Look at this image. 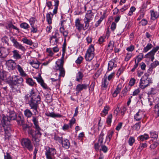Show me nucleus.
<instances>
[{
  "mask_svg": "<svg viewBox=\"0 0 159 159\" xmlns=\"http://www.w3.org/2000/svg\"><path fill=\"white\" fill-rule=\"evenodd\" d=\"M10 81L8 82L12 91L15 93H20L19 85H23V79L18 75H13L10 77Z\"/></svg>",
  "mask_w": 159,
  "mask_h": 159,
  "instance_id": "1",
  "label": "nucleus"
},
{
  "mask_svg": "<svg viewBox=\"0 0 159 159\" xmlns=\"http://www.w3.org/2000/svg\"><path fill=\"white\" fill-rule=\"evenodd\" d=\"M148 74L146 73L140 79L139 86L141 89H144L152 83V80L150 78L148 77Z\"/></svg>",
  "mask_w": 159,
  "mask_h": 159,
  "instance_id": "2",
  "label": "nucleus"
},
{
  "mask_svg": "<svg viewBox=\"0 0 159 159\" xmlns=\"http://www.w3.org/2000/svg\"><path fill=\"white\" fill-rule=\"evenodd\" d=\"M40 102V98H31L29 102V105L30 109H32L33 111L36 115V112H38V108L39 107V104Z\"/></svg>",
  "mask_w": 159,
  "mask_h": 159,
  "instance_id": "3",
  "label": "nucleus"
},
{
  "mask_svg": "<svg viewBox=\"0 0 159 159\" xmlns=\"http://www.w3.org/2000/svg\"><path fill=\"white\" fill-rule=\"evenodd\" d=\"M28 134L31 136L32 140L36 144H39L40 141V138L42 134L40 131H35L33 129H29L28 131Z\"/></svg>",
  "mask_w": 159,
  "mask_h": 159,
  "instance_id": "4",
  "label": "nucleus"
},
{
  "mask_svg": "<svg viewBox=\"0 0 159 159\" xmlns=\"http://www.w3.org/2000/svg\"><path fill=\"white\" fill-rule=\"evenodd\" d=\"M94 51L93 45H90L87 50L85 55L86 61H90L93 58L95 55Z\"/></svg>",
  "mask_w": 159,
  "mask_h": 159,
  "instance_id": "5",
  "label": "nucleus"
},
{
  "mask_svg": "<svg viewBox=\"0 0 159 159\" xmlns=\"http://www.w3.org/2000/svg\"><path fill=\"white\" fill-rule=\"evenodd\" d=\"M45 155L47 159H54V156L56 154V151L54 148L47 147L45 148Z\"/></svg>",
  "mask_w": 159,
  "mask_h": 159,
  "instance_id": "6",
  "label": "nucleus"
},
{
  "mask_svg": "<svg viewBox=\"0 0 159 159\" xmlns=\"http://www.w3.org/2000/svg\"><path fill=\"white\" fill-rule=\"evenodd\" d=\"M21 144L24 148H27L30 151L33 149V146L30 140L28 138L23 139H22Z\"/></svg>",
  "mask_w": 159,
  "mask_h": 159,
  "instance_id": "7",
  "label": "nucleus"
},
{
  "mask_svg": "<svg viewBox=\"0 0 159 159\" xmlns=\"http://www.w3.org/2000/svg\"><path fill=\"white\" fill-rule=\"evenodd\" d=\"M9 119L8 118L6 117L3 114L2 115V119L1 120V122L2 124V126L4 128V131L5 133L7 132L10 130V128L9 125L7 127V124H8V122H9Z\"/></svg>",
  "mask_w": 159,
  "mask_h": 159,
  "instance_id": "8",
  "label": "nucleus"
},
{
  "mask_svg": "<svg viewBox=\"0 0 159 159\" xmlns=\"http://www.w3.org/2000/svg\"><path fill=\"white\" fill-rule=\"evenodd\" d=\"M159 49V46H157L153 48L152 50L145 55L146 58H149L152 61L154 60V55L156 52Z\"/></svg>",
  "mask_w": 159,
  "mask_h": 159,
  "instance_id": "9",
  "label": "nucleus"
},
{
  "mask_svg": "<svg viewBox=\"0 0 159 159\" xmlns=\"http://www.w3.org/2000/svg\"><path fill=\"white\" fill-rule=\"evenodd\" d=\"M55 69L56 70H59L60 71V74L58 77L60 78L61 76L64 77L65 75V70L63 67L64 64H56Z\"/></svg>",
  "mask_w": 159,
  "mask_h": 159,
  "instance_id": "10",
  "label": "nucleus"
},
{
  "mask_svg": "<svg viewBox=\"0 0 159 159\" xmlns=\"http://www.w3.org/2000/svg\"><path fill=\"white\" fill-rule=\"evenodd\" d=\"M15 61L10 60L6 61V65L8 70H13L15 69L17 66Z\"/></svg>",
  "mask_w": 159,
  "mask_h": 159,
  "instance_id": "11",
  "label": "nucleus"
},
{
  "mask_svg": "<svg viewBox=\"0 0 159 159\" xmlns=\"http://www.w3.org/2000/svg\"><path fill=\"white\" fill-rule=\"evenodd\" d=\"M13 107H11L10 109H8V110L7 116L9 120H15L17 117V115L15 112L13 110Z\"/></svg>",
  "mask_w": 159,
  "mask_h": 159,
  "instance_id": "12",
  "label": "nucleus"
},
{
  "mask_svg": "<svg viewBox=\"0 0 159 159\" xmlns=\"http://www.w3.org/2000/svg\"><path fill=\"white\" fill-rule=\"evenodd\" d=\"M75 26L76 29L79 31H80L82 30H85L84 25L81 23V20L79 18H77L75 20Z\"/></svg>",
  "mask_w": 159,
  "mask_h": 159,
  "instance_id": "13",
  "label": "nucleus"
},
{
  "mask_svg": "<svg viewBox=\"0 0 159 159\" xmlns=\"http://www.w3.org/2000/svg\"><path fill=\"white\" fill-rule=\"evenodd\" d=\"M89 86V84H79L77 85L75 90L78 93L83 89H86Z\"/></svg>",
  "mask_w": 159,
  "mask_h": 159,
  "instance_id": "14",
  "label": "nucleus"
},
{
  "mask_svg": "<svg viewBox=\"0 0 159 159\" xmlns=\"http://www.w3.org/2000/svg\"><path fill=\"white\" fill-rule=\"evenodd\" d=\"M117 66L116 62L114 59L112 60L109 62L108 64V70L109 71L111 70Z\"/></svg>",
  "mask_w": 159,
  "mask_h": 159,
  "instance_id": "15",
  "label": "nucleus"
},
{
  "mask_svg": "<svg viewBox=\"0 0 159 159\" xmlns=\"http://www.w3.org/2000/svg\"><path fill=\"white\" fill-rule=\"evenodd\" d=\"M32 120L34 126V128L36 129L35 131H41V129L39 126V121L37 117L35 116H33Z\"/></svg>",
  "mask_w": 159,
  "mask_h": 159,
  "instance_id": "16",
  "label": "nucleus"
},
{
  "mask_svg": "<svg viewBox=\"0 0 159 159\" xmlns=\"http://www.w3.org/2000/svg\"><path fill=\"white\" fill-rule=\"evenodd\" d=\"M9 53V50L4 48H2L0 49V56L1 58L6 57Z\"/></svg>",
  "mask_w": 159,
  "mask_h": 159,
  "instance_id": "17",
  "label": "nucleus"
},
{
  "mask_svg": "<svg viewBox=\"0 0 159 159\" xmlns=\"http://www.w3.org/2000/svg\"><path fill=\"white\" fill-rule=\"evenodd\" d=\"M63 21H61V26L60 28V32L61 33H62L63 35L65 38V40H66V38L68 36V30H65L64 26L63 25Z\"/></svg>",
  "mask_w": 159,
  "mask_h": 159,
  "instance_id": "18",
  "label": "nucleus"
},
{
  "mask_svg": "<svg viewBox=\"0 0 159 159\" xmlns=\"http://www.w3.org/2000/svg\"><path fill=\"white\" fill-rule=\"evenodd\" d=\"M30 94L31 98H40L38 92L34 89H32L30 90Z\"/></svg>",
  "mask_w": 159,
  "mask_h": 159,
  "instance_id": "19",
  "label": "nucleus"
},
{
  "mask_svg": "<svg viewBox=\"0 0 159 159\" xmlns=\"http://www.w3.org/2000/svg\"><path fill=\"white\" fill-rule=\"evenodd\" d=\"M123 86L121 83H120L117 86L116 88L113 93L112 95L114 97H116L117 95L120 93Z\"/></svg>",
  "mask_w": 159,
  "mask_h": 159,
  "instance_id": "20",
  "label": "nucleus"
},
{
  "mask_svg": "<svg viewBox=\"0 0 159 159\" xmlns=\"http://www.w3.org/2000/svg\"><path fill=\"white\" fill-rule=\"evenodd\" d=\"M16 68L17 69V70L20 73V75L22 77H25L27 76V74L24 70L23 67L20 65L17 64Z\"/></svg>",
  "mask_w": 159,
  "mask_h": 159,
  "instance_id": "21",
  "label": "nucleus"
},
{
  "mask_svg": "<svg viewBox=\"0 0 159 159\" xmlns=\"http://www.w3.org/2000/svg\"><path fill=\"white\" fill-rule=\"evenodd\" d=\"M143 116V112L139 110L134 116V119L137 121H140L142 118Z\"/></svg>",
  "mask_w": 159,
  "mask_h": 159,
  "instance_id": "22",
  "label": "nucleus"
},
{
  "mask_svg": "<svg viewBox=\"0 0 159 159\" xmlns=\"http://www.w3.org/2000/svg\"><path fill=\"white\" fill-rule=\"evenodd\" d=\"M107 77H104L102 80V85L101 89L102 90H106L109 84V82L107 81Z\"/></svg>",
  "mask_w": 159,
  "mask_h": 159,
  "instance_id": "23",
  "label": "nucleus"
},
{
  "mask_svg": "<svg viewBox=\"0 0 159 159\" xmlns=\"http://www.w3.org/2000/svg\"><path fill=\"white\" fill-rule=\"evenodd\" d=\"M45 114L47 116L54 118L56 117L60 118L62 117V115L59 114H55L53 112H46Z\"/></svg>",
  "mask_w": 159,
  "mask_h": 159,
  "instance_id": "24",
  "label": "nucleus"
},
{
  "mask_svg": "<svg viewBox=\"0 0 159 159\" xmlns=\"http://www.w3.org/2000/svg\"><path fill=\"white\" fill-rule=\"evenodd\" d=\"M62 146L66 149H68L70 146V143L69 141L67 139H64L61 142Z\"/></svg>",
  "mask_w": 159,
  "mask_h": 159,
  "instance_id": "25",
  "label": "nucleus"
},
{
  "mask_svg": "<svg viewBox=\"0 0 159 159\" xmlns=\"http://www.w3.org/2000/svg\"><path fill=\"white\" fill-rule=\"evenodd\" d=\"M83 73L81 71H79L77 74L75 80L76 81L81 82L83 80V78L84 77Z\"/></svg>",
  "mask_w": 159,
  "mask_h": 159,
  "instance_id": "26",
  "label": "nucleus"
},
{
  "mask_svg": "<svg viewBox=\"0 0 159 159\" xmlns=\"http://www.w3.org/2000/svg\"><path fill=\"white\" fill-rule=\"evenodd\" d=\"M13 57L16 59H19L21 58V56L19 53V51L15 50L12 51Z\"/></svg>",
  "mask_w": 159,
  "mask_h": 159,
  "instance_id": "27",
  "label": "nucleus"
},
{
  "mask_svg": "<svg viewBox=\"0 0 159 159\" xmlns=\"http://www.w3.org/2000/svg\"><path fill=\"white\" fill-rule=\"evenodd\" d=\"M50 46L56 44L58 42L59 38L51 36L50 38Z\"/></svg>",
  "mask_w": 159,
  "mask_h": 159,
  "instance_id": "28",
  "label": "nucleus"
},
{
  "mask_svg": "<svg viewBox=\"0 0 159 159\" xmlns=\"http://www.w3.org/2000/svg\"><path fill=\"white\" fill-rule=\"evenodd\" d=\"M151 18L153 20H155L159 17V12H155L154 11H151Z\"/></svg>",
  "mask_w": 159,
  "mask_h": 159,
  "instance_id": "29",
  "label": "nucleus"
},
{
  "mask_svg": "<svg viewBox=\"0 0 159 159\" xmlns=\"http://www.w3.org/2000/svg\"><path fill=\"white\" fill-rule=\"evenodd\" d=\"M93 16V13L91 10L87 11L86 13L85 18L89 20H92Z\"/></svg>",
  "mask_w": 159,
  "mask_h": 159,
  "instance_id": "30",
  "label": "nucleus"
},
{
  "mask_svg": "<svg viewBox=\"0 0 159 159\" xmlns=\"http://www.w3.org/2000/svg\"><path fill=\"white\" fill-rule=\"evenodd\" d=\"M149 138V135L147 134H145L143 135L139 136L138 137V139L140 142H143L144 140H147Z\"/></svg>",
  "mask_w": 159,
  "mask_h": 159,
  "instance_id": "31",
  "label": "nucleus"
},
{
  "mask_svg": "<svg viewBox=\"0 0 159 159\" xmlns=\"http://www.w3.org/2000/svg\"><path fill=\"white\" fill-rule=\"evenodd\" d=\"M53 14L51 12L47 13L46 15V20L49 24H51L52 23V19L53 17Z\"/></svg>",
  "mask_w": 159,
  "mask_h": 159,
  "instance_id": "32",
  "label": "nucleus"
},
{
  "mask_svg": "<svg viewBox=\"0 0 159 159\" xmlns=\"http://www.w3.org/2000/svg\"><path fill=\"white\" fill-rule=\"evenodd\" d=\"M30 64L34 68L38 69L39 68L40 63L38 61H33L30 62Z\"/></svg>",
  "mask_w": 159,
  "mask_h": 159,
  "instance_id": "33",
  "label": "nucleus"
},
{
  "mask_svg": "<svg viewBox=\"0 0 159 159\" xmlns=\"http://www.w3.org/2000/svg\"><path fill=\"white\" fill-rule=\"evenodd\" d=\"M17 122L18 125L21 126L23 125L25 123L24 118L23 116H19L17 118Z\"/></svg>",
  "mask_w": 159,
  "mask_h": 159,
  "instance_id": "34",
  "label": "nucleus"
},
{
  "mask_svg": "<svg viewBox=\"0 0 159 159\" xmlns=\"http://www.w3.org/2000/svg\"><path fill=\"white\" fill-rule=\"evenodd\" d=\"M130 87L129 85H126L121 92L122 94L124 96L126 95L127 92L130 90Z\"/></svg>",
  "mask_w": 159,
  "mask_h": 159,
  "instance_id": "35",
  "label": "nucleus"
},
{
  "mask_svg": "<svg viewBox=\"0 0 159 159\" xmlns=\"http://www.w3.org/2000/svg\"><path fill=\"white\" fill-rule=\"evenodd\" d=\"M24 114L25 116L27 118L31 117L33 115L32 112L30 110L28 109L24 111Z\"/></svg>",
  "mask_w": 159,
  "mask_h": 159,
  "instance_id": "36",
  "label": "nucleus"
},
{
  "mask_svg": "<svg viewBox=\"0 0 159 159\" xmlns=\"http://www.w3.org/2000/svg\"><path fill=\"white\" fill-rule=\"evenodd\" d=\"M114 134L113 131L112 130H110L108 132L107 134L106 138V140L107 141L110 142L111 139L112 137L113 134Z\"/></svg>",
  "mask_w": 159,
  "mask_h": 159,
  "instance_id": "37",
  "label": "nucleus"
},
{
  "mask_svg": "<svg viewBox=\"0 0 159 159\" xmlns=\"http://www.w3.org/2000/svg\"><path fill=\"white\" fill-rule=\"evenodd\" d=\"M65 51H62V57L60 59H58L56 61V64H64V59L65 56Z\"/></svg>",
  "mask_w": 159,
  "mask_h": 159,
  "instance_id": "38",
  "label": "nucleus"
},
{
  "mask_svg": "<svg viewBox=\"0 0 159 159\" xmlns=\"http://www.w3.org/2000/svg\"><path fill=\"white\" fill-rule=\"evenodd\" d=\"M157 92V90L156 88H151L150 90L148 92V94L149 95H153L156 94Z\"/></svg>",
  "mask_w": 159,
  "mask_h": 159,
  "instance_id": "39",
  "label": "nucleus"
},
{
  "mask_svg": "<svg viewBox=\"0 0 159 159\" xmlns=\"http://www.w3.org/2000/svg\"><path fill=\"white\" fill-rule=\"evenodd\" d=\"M109 107L108 106H106L104 107L103 110L101 114L102 116H105L108 114V111L109 110Z\"/></svg>",
  "mask_w": 159,
  "mask_h": 159,
  "instance_id": "40",
  "label": "nucleus"
},
{
  "mask_svg": "<svg viewBox=\"0 0 159 159\" xmlns=\"http://www.w3.org/2000/svg\"><path fill=\"white\" fill-rule=\"evenodd\" d=\"M159 65V62L158 61H155L151 64V67H150L149 70L152 71L153 68H155L157 66Z\"/></svg>",
  "mask_w": 159,
  "mask_h": 159,
  "instance_id": "41",
  "label": "nucleus"
},
{
  "mask_svg": "<svg viewBox=\"0 0 159 159\" xmlns=\"http://www.w3.org/2000/svg\"><path fill=\"white\" fill-rule=\"evenodd\" d=\"M22 41L24 43L29 45H31L33 43L31 40L28 39L26 38H23L22 39Z\"/></svg>",
  "mask_w": 159,
  "mask_h": 159,
  "instance_id": "42",
  "label": "nucleus"
},
{
  "mask_svg": "<svg viewBox=\"0 0 159 159\" xmlns=\"http://www.w3.org/2000/svg\"><path fill=\"white\" fill-rule=\"evenodd\" d=\"M14 46L17 48L20 49L22 51H25L26 50L25 48L19 42H18Z\"/></svg>",
  "mask_w": 159,
  "mask_h": 159,
  "instance_id": "43",
  "label": "nucleus"
},
{
  "mask_svg": "<svg viewBox=\"0 0 159 159\" xmlns=\"http://www.w3.org/2000/svg\"><path fill=\"white\" fill-rule=\"evenodd\" d=\"M153 47L152 45L150 43H148L147 45L144 47L143 52H146L148 50L152 48Z\"/></svg>",
  "mask_w": 159,
  "mask_h": 159,
  "instance_id": "44",
  "label": "nucleus"
},
{
  "mask_svg": "<svg viewBox=\"0 0 159 159\" xmlns=\"http://www.w3.org/2000/svg\"><path fill=\"white\" fill-rule=\"evenodd\" d=\"M143 56V53H140L138 56H137L135 61H136V62H138V63H139L142 60Z\"/></svg>",
  "mask_w": 159,
  "mask_h": 159,
  "instance_id": "45",
  "label": "nucleus"
},
{
  "mask_svg": "<svg viewBox=\"0 0 159 159\" xmlns=\"http://www.w3.org/2000/svg\"><path fill=\"white\" fill-rule=\"evenodd\" d=\"M150 134L151 138L157 139L158 138V134L155 131H151L150 133Z\"/></svg>",
  "mask_w": 159,
  "mask_h": 159,
  "instance_id": "46",
  "label": "nucleus"
},
{
  "mask_svg": "<svg viewBox=\"0 0 159 159\" xmlns=\"http://www.w3.org/2000/svg\"><path fill=\"white\" fill-rule=\"evenodd\" d=\"M26 82L29 85L33 86L35 84V83L33 80L30 78H28L26 79Z\"/></svg>",
  "mask_w": 159,
  "mask_h": 159,
  "instance_id": "47",
  "label": "nucleus"
},
{
  "mask_svg": "<svg viewBox=\"0 0 159 159\" xmlns=\"http://www.w3.org/2000/svg\"><path fill=\"white\" fill-rule=\"evenodd\" d=\"M112 117V114H110L107 116L106 122L107 124L109 125H111V120Z\"/></svg>",
  "mask_w": 159,
  "mask_h": 159,
  "instance_id": "48",
  "label": "nucleus"
},
{
  "mask_svg": "<svg viewBox=\"0 0 159 159\" xmlns=\"http://www.w3.org/2000/svg\"><path fill=\"white\" fill-rule=\"evenodd\" d=\"M90 20H89L84 18V23L85 24L84 27L85 30L87 29L89 27V23Z\"/></svg>",
  "mask_w": 159,
  "mask_h": 159,
  "instance_id": "49",
  "label": "nucleus"
},
{
  "mask_svg": "<svg viewBox=\"0 0 159 159\" xmlns=\"http://www.w3.org/2000/svg\"><path fill=\"white\" fill-rule=\"evenodd\" d=\"M8 26L9 28H13L17 30V32L18 33H19V29L13 25L11 22H9L8 24Z\"/></svg>",
  "mask_w": 159,
  "mask_h": 159,
  "instance_id": "50",
  "label": "nucleus"
},
{
  "mask_svg": "<svg viewBox=\"0 0 159 159\" xmlns=\"http://www.w3.org/2000/svg\"><path fill=\"white\" fill-rule=\"evenodd\" d=\"M104 135V134L102 132H101V133L99 135L98 142H99V143H100V146L101 144H102L103 139V137Z\"/></svg>",
  "mask_w": 159,
  "mask_h": 159,
  "instance_id": "51",
  "label": "nucleus"
},
{
  "mask_svg": "<svg viewBox=\"0 0 159 159\" xmlns=\"http://www.w3.org/2000/svg\"><path fill=\"white\" fill-rule=\"evenodd\" d=\"M54 139L55 140L57 141L59 143H61L63 141L62 137H60L56 134L54 136Z\"/></svg>",
  "mask_w": 159,
  "mask_h": 159,
  "instance_id": "52",
  "label": "nucleus"
},
{
  "mask_svg": "<svg viewBox=\"0 0 159 159\" xmlns=\"http://www.w3.org/2000/svg\"><path fill=\"white\" fill-rule=\"evenodd\" d=\"M150 3V0H148L146 2H144L142 6L141 9H143V10L144 11V10L147 9L148 5Z\"/></svg>",
  "mask_w": 159,
  "mask_h": 159,
  "instance_id": "53",
  "label": "nucleus"
},
{
  "mask_svg": "<svg viewBox=\"0 0 159 159\" xmlns=\"http://www.w3.org/2000/svg\"><path fill=\"white\" fill-rule=\"evenodd\" d=\"M20 26L21 28L25 30L27 29L30 27L29 25L25 22L21 23L20 24Z\"/></svg>",
  "mask_w": 159,
  "mask_h": 159,
  "instance_id": "54",
  "label": "nucleus"
},
{
  "mask_svg": "<svg viewBox=\"0 0 159 159\" xmlns=\"http://www.w3.org/2000/svg\"><path fill=\"white\" fill-rule=\"evenodd\" d=\"M132 57V54L131 53H127L125 57V61H129L131 58Z\"/></svg>",
  "mask_w": 159,
  "mask_h": 159,
  "instance_id": "55",
  "label": "nucleus"
},
{
  "mask_svg": "<svg viewBox=\"0 0 159 159\" xmlns=\"http://www.w3.org/2000/svg\"><path fill=\"white\" fill-rule=\"evenodd\" d=\"M46 51L48 54V55L51 57H52L54 54L53 52L52 51V48H47Z\"/></svg>",
  "mask_w": 159,
  "mask_h": 159,
  "instance_id": "56",
  "label": "nucleus"
},
{
  "mask_svg": "<svg viewBox=\"0 0 159 159\" xmlns=\"http://www.w3.org/2000/svg\"><path fill=\"white\" fill-rule=\"evenodd\" d=\"M135 141V139L134 137H130L128 140V143L129 145L130 146H132L133 143H134Z\"/></svg>",
  "mask_w": 159,
  "mask_h": 159,
  "instance_id": "57",
  "label": "nucleus"
},
{
  "mask_svg": "<svg viewBox=\"0 0 159 159\" xmlns=\"http://www.w3.org/2000/svg\"><path fill=\"white\" fill-rule=\"evenodd\" d=\"M147 24V20L144 19H142V20L139 22V25L143 26H145Z\"/></svg>",
  "mask_w": 159,
  "mask_h": 159,
  "instance_id": "58",
  "label": "nucleus"
},
{
  "mask_svg": "<svg viewBox=\"0 0 159 159\" xmlns=\"http://www.w3.org/2000/svg\"><path fill=\"white\" fill-rule=\"evenodd\" d=\"M147 146V144L146 143H140L138 149L140 150V151L143 149V148H146Z\"/></svg>",
  "mask_w": 159,
  "mask_h": 159,
  "instance_id": "59",
  "label": "nucleus"
},
{
  "mask_svg": "<svg viewBox=\"0 0 159 159\" xmlns=\"http://www.w3.org/2000/svg\"><path fill=\"white\" fill-rule=\"evenodd\" d=\"M159 144V141H156L153 143L151 145L150 148L151 149H154Z\"/></svg>",
  "mask_w": 159,
  "mask_h": 159,
  "instance_id": "60",
  "label": "nucleus"
},
{
  "mask_svg": "<svg viewBox=\"0 0 159 159\" xmlns=\"http://www.w3.org/2000/svg\"><path fill=\"white\" fill-rule=\"evenodd\" d=\"M114 42L112 41H111L109 43L107 49L108 50H112L114 47Z\"/></svg>",
  "mask_w": 159,
  "mask_h": 159,
  "instance_id": "61",
  "label": "nucleus"
},
{
  "mask_svg": "<svg viewBox=\"0 0 159 159\" xmlns=\"http://www.w3.org/2000/svg\"><path fill=\"white\" fill-rule=\"evenodd\" d=\"M76 120L74 117H72L71 119L70 120L69 123L70 127V128H72V127L73 125L75 123Z\"/></svg>",
  "mask_w": 159,
  "mask_h": 159,
  "instance_id": "62",
  "label": "nucleus"
},
{
  "mask_svg": "<svg viewBox=\"0 0 159 159\" xmlns=\"http://www.w3.org/2000/svg\"><path fill=\"white\" fill-rule=\"evenodd\" d=\"M136 80L134 78H132L130 79L129 82V85L131 86H132L134 85L135 83Z\"/></svg>",
  "mask_w": 159,
  "mask_h": 159,
  "instance_id": "63",
  "label": "nucleus"
},
{
  "mask_svg": "<svg viewBox=\"0 0 159 159\" xmlns=\"http://www.w3.org/2000/svg\"><path fill=\"white\" fill-rule=\"evenodd\" d=\"M4 159H12L10 154L7 152L6 154L4 153Z\"/></svg>",
  "mask_w": 159,
  "mask_h": 159,
  "instance_id": "64",
  "label": "nucleus"
}]
</instances>
